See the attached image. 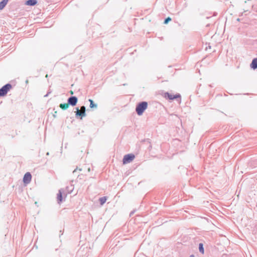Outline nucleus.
I'll list each match as a JSON object with an SVG mask.
<instances>
[{"mask_svg": "<svg viewBox=\"0 0 257 257\" xmlns=\"http://www.w3.org/2000/svg\"><path fill=\"white\" fill-rule=\"evenodd\" d=\"M57 200L58 203L61 202L62 201V193L60 191L57 194Z\"/></svg>", "mask_w": 257, "mask_h": 257, "instance_id": "obj_11", "label": "nucleus"}, {"mask_svg": "<svg viewBox=\"0 0 257 257\" xmlns=\"http://www.w3.org/2000/svg\"><path fill=\"white\" fill-rule=\"evenodd\" d=\"M76 111H75V117L77 118L82 119V117L86 115L85 112V106H82L80 107V110L79 109L78 107L76 108Z\"/></svg>", "mask_w": 257, "mask_h": 257, "instance_id": "obj_2", "label": "nucleus"}, {"mask_svg": "<svg viewBox=\"0 0 257 257\" xmlns=\"http://www.w3.org/2000/svg\"><path fill=\"white\" fill-rule=\"evenodd\" d=\"M134 211H132L131 213H130V216H131L134 213Z\"/></svg>", "mask_w": 257, "mask_h": 257, "instance_id": "obj_17", "label": "nucleus"}, {"mask_svg": "<svg viewBox=\"0 0 257 257\" xmlns=\"http://www.w3.org/2000/svg\"><path fill=\"white\" fill-rule=\"evenodd\" d=\"M12 88L10 84H7L0 89V96H5L8 92L10 91Z\"/></svg>", "mask_w": 257, "mask_h": 257, "instance_id": "obj_4", "label": "nucleus"}, {"mask_svg": "<svg viewBox=\"0 0 257 257\" xmlns=\"http://www.w3.org/2000/svg\"><path fill=\"white\" fill-rule=\"evenodd\" d=\"M8 2V0H3L0 3V10H2L6 6Z\"/></svg>", "mask_w": 257, "mask_h": 257, "instance_id": "obj_10", "label": "nucleus"}, {"mask_svg": "<svg viewBox=\"0 0 257 257\" xmlns=\"http://www.w3.org/2000/svg\"><path fill=\"white\" fill-rule=\"evenodd\" d=\"M199 251L203 254L204 252V247H203V244L202 243H200L199 244Z\"/></svg>", "mask_w": 257, "mask_h": 257, "instance_id": "obj_13", "label": "nucleus"}, {"mask_svg": "<svg viewBox=\"0 0 257 257\" xmlns=\"http://www.w3.org/2000/svg\"><path fill=\"white\" fill-rule=\"evenodd\" d=\"M60 107L63 109H64V103H61L60 104Z\"/></svg>", "mask_w": 257, "mask_h": 257, "instance_id": "obj_16", "label": "nucleus"}, {"mask_svg": "<svg viewBox=\"0 0 257 257\" xmlns=\"http://www.w3.org/2000/svg\"><path fill=\"white\" fill-rule=\"evenodd\" d=\"M135 158V156L133 154H128L124 156L122 159L123 164H127L132 162Z\"/></svg>", "mask_w": 257, "mask_h": 257, "instance_id": "obj_5", "label": "nucleus"}, {"mask_svg": "<svg viewBox=\"0 0 257 257\" xmlns=\"http://www.w3.org/2000/svg\"><path fill=\"white\" fill-rule=\"evenodd\" d=\"M165 97L170 100H174L178 98H180L181 95L179 93L176 94L175 95H172L169 92H166L165 93Z\"/></svg>", "mask_w": 257, "mask_h": 257, "instance_id": "obj_6", "label": "nucleus"}, {"mask_svg": "<svg viewBox=\"0 0 257 257\" xmlns=\"http://www.w3.org/2000/svg\"><path fill=\"white\" fill-rule=\"evenodd\" d=\"M32 179V176L29 172L26 173L23 178L24 183L26 185L30 183Z\"/></svg>", "mask_w": 257, "mask_h": 257, "instance_id": "obj_7", "label": "nucleus"}, {"mask_svg": "<svg viewBox=\"0 0 257 257\" xmlns=\"http://www.w3.org/2000/svg\"><path fill=\"white\" fill-rule=\"evenodd\" d=\"M106 201V197H102L99 198V202L101 205L103 204Z\"/></svg>", "mask_w": 257, "mask_h": 257, "instance_id": "obj_14", "label": "nucleus"}, {"mask_svg": "<svg viewBox=\"0 0 257 257\" xmlns=\"http://www.w3.org/2000/svg\"><path fill=\"white\" fill-rule=\"evenodd\" d=\"M250 66L253 69L257 68V58H254L250 65Z\"/></svg>", "mask_w": 257, "mask_h": 257, "instance_id": "obj_8", "label": "nucleus"}, {"mask_svg": "<svg viewBox=\"0 0 257 257\" xmlns=\"http://www.w3.org/2000/svg\"><path fill=\"white\" fill-rule=\"evenodd\" d=\"M189 257H194V255L193 254H191Z\"/></svg>", "mask_w": 257, "mask_h": 257, "instance_id": "obj_19", "label": "nucleus"}, {"mask_svg": "<svg viewBox=\"0 0 257 257\" xmlns=\"http://www.w3.org/2000/svg\"><path fill=\"white\" fill-rule=\"evenodd\" d=\"M78 101L77 97L72 96L68 98L67 103H65V109H67L69 105L74 106L76 105Z\"/></svg>", "mask_w": 257, "mask_h": 257, "instance_id": "obj_3", "label": "nucleus"}, {"mask_svg": "<svg viewBox=\"0 0 257 257\" xmlns=\"http://www.w3.org/2000/svg\"><path fill=\"white\" fill-rule=\"evenodd\" d=\"M76 171V169H75V170L73 171V173H75V172Z\"/></svg>", "mask_w": 257, "mask_h": 257, "instance_id": "obj_20", "label": "nucleus"}, {"mask_svg": "<svg viewBox=\"0 0 257 257\" xmlns=\"http://www.w3.org/2000/svg\"><path fill=\"white\" fill-rule=\"evenodd\" d=\"M89 101L90 102L89 106L91 108H94V107H95V108L97 107V104H95L92 99H89Z\"/></svg>", "mask_w": 257, "mask_h": 257, "instance_id": "obj_12", "label": "nucleus"}, {"mask_svg": "<svg viewBox=\"0 0 257 257\" xmlns=\"http://www.w3.org/2000/svg\"><path fill=\"white\" fill-rule=\"evenodd\" d=\"M148 103L146 101L139 102L136 107V111L139 115L143 114L144 111L147 108Z\"/></svg>", "mask_w": 257, "mask_h": 257, "instance_id": "obj_1", "label": "nucleus"}, {"mask_svg": "<svg viewBox=\"0 0 257 257\" xmlns=\"http://www.w3.org/2000/svg\"><path fill=\"white\" fill-rule=\"evenodd\" d=\"M70 93L71 94H73V92L72 90L70 91Z\"/></svg>", "mask_w": 257, "mask_h": 257, "instance_id": "obj_18", "label": "nucleus"}, {"mask_svg": "<svg viewBox=\"0 0 257 257\" xmlns=\"http://www.w3.org/2000/svg\"><path fill=\"white\" fill-rule=\"evenodd\" d=\"M37 4L36 0H28L26 2V5L27 6H34Z\"/></svg>", "mask_w": 257, "mask_h": 257, "instance_id": "obj_9", "label": "nucleus"}, {"mask_svg": "<svg viewBox=\"0 0 257 257\" xmlns=\"http://www.w3.org/2000/svg\"><path fill=\"white\" fill-rule=\"evenodd\" d=\"M171 21V19L170 17H168L165 19L164 23L165 24H167Z\"/></svg>", "mask_w": 257, "mask_h": 257, "instance_id": "obj_15", "label": "nucleus"}]
</instances>
